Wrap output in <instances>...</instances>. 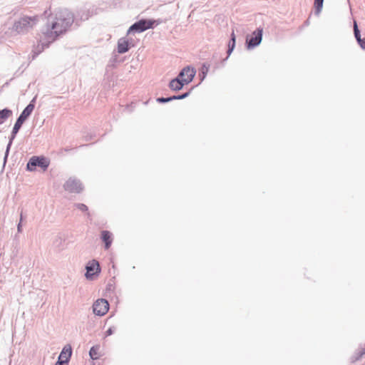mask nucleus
Masks as SVG:
<instances>
[{
    "mask_svg": "<svg viewBox=\"0 0 365 365\" xmlns=\"http://www.w3.org/2000/svg\"><path fill=\"white\" fill-rule=\"evenodd\" d=\"M175 78H178V82L180 83V86L183 88V87L190 83L192 81V78H187L185 77H179V75H178Z\"/></svg>",
    "mask_w": 365,
    "mask_h": 365,
    "instance_id": "obj_22",
    "label": "nucleus"
},
{
    "mask_svg": "<svg viewBox=\"0 0 365 365\" xmlns=\"http://www.w3.org/2000/svg\"><path fill=\"white\" fill-rule=\"evenodd\" d=\"M17 230H18V232H21V231H22V225H21V222H19L17 225Z\"/></svg>",
    "mask_w": 365,
    "mask_h": 365,
    "instance_id": "obj_32",
    "label": "nucleus"
},
{
    "mask_svg": "<svg viewBox=\"0 0 365 365\" xmlns=\"http://www.w3.org/2000/svg\"><path fill=\"white\" fill-rule=\"evenodd\" d=\"M324 0H314V13L316 15H319L323 8Z\"/></svg>",
    "mask_w": 365,
    "mask_h": 365,
    "instance_id": "obj_20",
    "label": "nucleus"
},
{
    "mask_svg": "<svg viewBox=\"0 0 365 365\" xmlns=\"http://www.w3.org/2000/svg\"><path fill=\"white\" fill-rule=\"evenodd\" d=\"M162 21L155 19H142L133 24L127 31V36L135 33H142L149 29H153Z\"/></svg>",
    "mask_w": 365,
    "mask_h": 365,
    "instance_id": "obj_3",
    "label": "nucleus"
},
{
    "mask_svg": "<svg viewBox=\"0 0 365 365\" xmlns=\"http://www.w3.org/2000/svg\"><path fill=\"white\" fill-rule=\"evenodd\" d=\"M63 187L66 191L76 193H80L83 188L81 181L74 178H70L65 182Z\"/></svg>",
    "mask_w": 365,
    "mask_h": 365,
    "instance_id": "obj_8",
    "label": "nucleus"
},
{
    "mask_svg": "<svg viewBox=\"0 0 365 365\" xmlns=\"http://www.w3.org/2000/svg\"><path fill=\"white\" fill-rule=\"evenodd\" d=\"M85 277L88 280H92L101 273V267L98 262L96 259L89 261L86 265Z\"/></svg>",
    "mask_w": 365,
    "mask_h": 365,
    "instance_id": "obj_6",
    "label": "nucleus"
},
{
    "mask_svg": "<svg viewBox=\"0 0 365 365\" xmlns=\"http://www.w3.org/2000/svg\"><path fill=\"white\" fill-rule=\"evenodd\" d=\"M115 327H109L105 333L106 336L112 335L115 332Z\"/></svg>",
    "mask_w": 365,
    "mask_h": 365,
    "instance_id": "obj_28",
    "label": "nucleus"
},
{
    "mask_svg": "<svg viewBox=\"0 0 365 365\" xmlns=\"http://www.w3.org/2000/svg\"><path fill=\"white\" fill-rule=\"evenodd\" d=\"M74 21L73 14L67 9H58L53 15L49 14L45 26L41 29L40 43L42 50L64 34Z\"/></svg>",
    "mask_w": 365,
    "mask_h": 365,
    "instance_id": "obj_1",
    "label": "nucleus"
},
{
    "mask_svg": "<svg viewBox=\"0 0 365 365\" xmlns=\"http://www.w3.org/2000/svg\"><path fill=\"white\" fill-rule=\"evenodd\" d=\"M235 43H236V37L234 33V31H232L230 36V39L228 43V48L227 51V55L230 56L233 50L235 48Z\"/></svg>",
    "mask_w": 365,
    "mask_h": 365,
    "instance_id": "obj_17",
    "label": "nucleus"
},
{
    "mask_svg": "<svg viewBox=\"0 0 365 365\" xmlns=\"http://www.w3.org/2000/svg\"><path fill=\"white\" fill-rule=\"evenodd\" d=\"M127 40L130 48L135 46V40L133 38L127 37Z\"/></svg>",
    "mask_w": 365,
    "mask_h": 365,
    "instance_id": "obj_30",
    "label": "nucleus"
},
{
    "mask_svg": "<svg viewBox=\"0 0 365 365\" xmlns=\"http://www.w3.org/2000/svg\"><path fill=\"white\" fill-rule=\"evenodd\" d=\"M24 123V122L17 118L13 128L19 131Z\"/></svg>",
    "mask_w": 365,
    "mask_h": 365,
    "instance_id": "obj_27",
    "label": "nucleus"
},
{
    "mask_svg": "<svg viewBox=\"0 0 365 365\" xmlns=\"http://www.w3.org/2000/svg\"><path fill=\"white\" fill-rule=\"evenodd\" d=\"M156 101L159 103H166L173 101V98H172V96L158 97V98H157Z\"/></svg>",
    "mask_w": 365,
    "mask_h": 365,
    "instance_id": "obj_25",
    "label": "nucleus"
},
{
    "mask_svg": "<svg viewBox=\"0 0 365 365\" xmlns=\"http://www.w3.org/2000/svg\"><path fill=\"white\" fill-rule=\"evenodd\" d=\"M55 365H68V364H64L63 362H61L60 361H57L56 362Z\"/></svg>",
    "mask_w": 365,
    "mask_h": 365,
    "instance_id": "obj_33",
    "label": "nucleus"
},
{
    "mask_svg": "<svg viewBox=\"0 0 365 365\" xmlns=\"http://www.w3.org/2000/svg\"><path fill=\"white\" fill-rule=\"evenodd\" d=\"M12 114V110L9 108L0 110V125L3 124Z\"/></svg>",
    "mask_w": 365,
    "mask_h": 365,
    "instance_id": "obj_15",
    "label": "nucleus"
},
{
    "mask_svg": "<svg viewBox=\"0 0 365 365\" xmlns=\"http://www.w3.org/2000/svg\"><path fill=\"white\" fill-rule=\"evenodd\" d=\"M195 74H196V70L195 69V68H193L190 66H187L184 67L178 73L179 77L186 76L185 78H192V80H193Z\"/></svg>",
    "mask_w": 365,
    "mask_h": 365,
    "instance_id": "obj_13",
    "label": "nucleus"
},
{
    "mask_svg": "<svg viewBox=\"0 0 365 365\" xmlns=\"http://www.w3.org/2000/svg\"><path fill=\"white\" fill-rule=\"evenodd\" d=\"M38 20L39 16L37 15L33 16H23L14 22L12 29L19 34H26L38 23Z\"/></svg>",
    "mask_w": 365,
    "mask_h": 365,
    "instance_id": "obj_2",
    "label": "nucleus"
},
{
    "mask_svg": "<svg viewBox=\"0 0 365 365\" xmlns=\"http://www.w3.org/2000/svg\"><path fill=\"white\" fill-rule=\"evenodd\" d=\"M263 29L261 27L257 28L250 35L246 37V47L247 49H253L258 46L262 40Z\"/></svg>",
    "mask_w": 365,
    "mask_h": 365,
    "instance_id": "obj_5",
    "label": "nucleus"
},
{
    "mask_svg": "<svg viewBox=\"0 0 365 365\" xmlns=\"http://www.w3.org/2000/svg\"><path fill=\"white\" fill-rule=\"evenodd\" d=\"M357 43L362 49L365 50V38L359 40Z\"/></svg>",
    "mask_w": 365,
    "mask_h": 365,
    "instance_id": "obj_29",
    "label": "nucleus"
},
{
    "mask_svg": "<svg viewBox=\"0 0 365 365\" xmlns=\"http://www.w3.org/2000/svg\"><path fill=\"white\" fill-rule=\"evenodd\" d=\"M365 354V347L363 348L361 351L359 352V356L356 357V360H358L359 358L363 356Z\"/></svg>",
    "mask_w": 365,
    "mask_h": 365,
    "instance_id": "obj_31",
    "label": "nucleus"
},
{
    "mask_svg": "<svg viewBox=\"0 0 365 365\" xmlns=\"http://www.w3.org/2000/svg\"><path fill=\"white\" fill-rule=\"evenodd\" d=\"M354 37H355L356 41L361 39V33L359 29L357 22L356 20H354Z\"/></svg>",
    "mask_w": 365,
    "mask_h": 365,
    "instance_id": "obj_24",
    "label": "nucleus"
},
{
    "mask_svg": "<svg viewBox=\"0 0 365 365\" xmlns=\"http://www.w3.org/2000/svg\"><path fill=\"white\" fill-rule=\"evenodd\" d=\"M63 242H64V240H63L61 237H60V236H57V237L55 238L54 241H53V245H54L56 248H58V249L61 250V249H62V248H63Z\"/></svg>",
    "mask_w": 365,
    "mask_h": 365,
    "instance_id": "obj_23",
    "label": "nucleus"
},
{
    "mask_svg": "<svg viewBox=\"0 0 365 365\" xmlns=\"http://www.w3.org/2000/svg\"><path fill=\"white\" fill-rule=\"evenodd\" d=\"M101 239L104 242L105 249H109L113 242L111 232L108 230H103L101 234Z\"/></svg>",
    "mask_w": 365,
    "mask_h": 365,
    "instance_id": "obj_14",
    "label": "nucleus"
},
{
    "mask_svg": "<svg viewBox=\"0 0 365 365\" xmlns=\"http://www.w3.org/2000/svg\"><path fill=\"white\" fill-rule=\"evenodd\" d=\"M101 346L99 344L93 346L89 350V356L93 360H96L100 358L99 350Z\"/></svg>",
    "mask_w": 365,
    "mask_h": 365,
    "instance_id": "obj_16",
    "label": "nucleus"
},
{
    "mask_svg": "<svg viewBox=\"0 0 365 365\" xmlns=\"http://www.w3.org/2000/svg\"><path fill=\"white\" fill-rule=\"evenodd\" d=\"M36 97H34L30 103L26 106V108L22 110L19 116L17 118L23 122H26V120L30 117L32 112L34 110L36 105Z\"/></svg>",
    "mask_w": 365,
    "mask_h": 365,
    "instance_id": "obj_9",
    "label": "nucleus"
},
{
    "mask_svg": "<svg viewBox=\"0 0 365 365\" xmlns=\"http://www.w3.org/2000/svg\"><path fill=\"white\" fill-rule=\"evenodd\" d=\"M47 14H48V11H45L43 15L45 16V17H46Z\"/></svg>",
    "mask_w": 365,
    "mask_h": 365,
    "instance_id": "obj_35",
    "label": "nucleus"
},
{
    "mask_svg": "<svg viewBox=\"0 0 365 365\" xmlns=\"http://www.w3.org/2000/svg\"><path fill=\"white\" fill-rule=\"evenodd\" d=\"M23 218H24V216H23V214H22V212H21V215H20V221H19V222H22V220H23Z\"/></svg>",
    "mask_w": 365,
    "mask_h": 365,
    "instance_id": "obj_34",
    "label": "nucleus"
},
{
    "mask_svg": "<svg viewBox=\"0 0 365 365\" xmlns=\"http://www.w3.org/2000/svg\"><path fill=\"white\" fill-rule=\"evenodd\" d=\"M169 88L173 91H179L182 89L180 83L178 82V78H173L170 80L168 84Z\"/></svg>",
    "mask_w": 365,
    "mask_h": 365,
    "instance_id": "obj_18",
    "label": "nucleus"
},
{
    "mask_svg": "<svg viewBox=\"0 0 365 365\" xmlns=\"http://www.w3.org/2000/svg\"><path fill=\"white\" fill-rule=\"evenodd\" d=\"M193 88H194V87L191 88L186 93H181V94H179V95L172 96L173 101H174V100H182V99L186 98L187 97H188L190 95V93H191L192 91L193 90Z\"/></svg>",
    "mask_w": 365,
    "mask_h": 365,
    "instance_id": "obj_21",
    "label": "nucleus"
},
{
    "mask_svg": "<svg viewBox=\"0 0 365 365\" xmlns=\"http://www.w3.org/2000/svg\"><path fill=\"white\" fill-rule=\"evenodd\" d=\"M38 54V53H35V54L33 56V58H35V57H36Z\"/></svg>",
    "mask_w": 365,
    "mask_h": 365,
    "instance_id": "obj_36",
    "label": "nucleus"
},
{
    "mask_svg": "<svg viewBox=\"0 0 365 365\" xmlns=\"http://www.w3.org/2000/svg\"><path fill=\"white\" fill-rule=\"evenodd\" d=\"M49 164L50 160L44 156H32L26 164V170L32 172L39 167L45 171L48 169Z\"/></svg>",
    "mask_w": 365,
    "mask_h": 365,
    "instance_id": "obj_4",
    "label": "nucleus"
},
{
    "mask_svg": "<svg viewBox=\"0 0 365 365\" xmlns=\"http://www.w3.org/2000/svg\"><path fill=\"white\" fill-rule=\"evenodd\" d=\"M18 133H19L18 130H15V129L13 128L12 130H11V135L9 138V143H8V144L6 145V151H5V153H4V165L6 163V160H7V158H8V156H9V151H10L11 147L12 145L13 141L15 139V138H16V136Z\"/></svg>",
    "mask_w": 365,
    "mask_h": 365,
    "instance_id": "obj_12",
    "label": "nucleus"
},
{
    "mask_svg": "<svg viewBox=\"0 0 365 365\" xmlns=\"http://www.w3.org/2000/svg\"><path fill=\"white\" fill-rule=\"evenodd\" d=\"M72 351L71 346L70 344H66L61 350L57 361H60L64 364H68V362L72 356Z\"/></svg>",
    "mask_w": 365,
    "mask_h": 365,
    "instance_id": "obj_10",
    "label": "nucleus"
},
{
    "mask_svg": "<svg viewBox=\"0 0 365 365\" xmlns=\"http://www.w3.org/2000/svg\"><path fill=\"white\" fill-rule=\"evenodd\" d=\"M130 47L128 45L127 37H122L118 41L117 51L118 53L123 54L128 52Z\"/></svg>",
    "mask_w": 365,
    "mask_h": 365,
    "instance_id": "obj_11",
    "label": "nucleus"
},
{
    "mask_svg": "<svg viewBox=\"0 0 365 365\" xmlns=\"http://www.w3.org/2000/svg\"><path fill=\"white\" fill-rule=\"evenodd\" d=\"M108 309L109 304L105 299H98L93 304V312L97 316L102 317L105 315Z\"/></svg>",
    "mask_w": 365,
    "mask_h": 365,
    "instance_id": "obj_7",
    "label": "nucleus"
},
{
    "mask_svg": "<svg viewBox=\"0 0 365 365\" xmlns=\"http://www.w3.org/2000/svg\"><path fill=\"white\" fill-rule=\"evenodd\" d=\"M74 206L82 212H87L88 210L87 205L83 203H76Z\"/></svg>",
    "mask_w": 365,
    "mask_h": 365,
    "instance_id": "obj_26",
    "label": "nucleus"
},
{
    "mask_svg": "<svg viewBox=\"0 0 365 365\" xmlns=\"http://www.w3.org/2000/svg\"><path fill=\"white\" fill-rule=\"evenodd\" d=\"M210 65H207L206 63H204L199 71V77L200 78V81L202 82L206 77L207 72L209 71Z\"/></svg>",
    "mask_w": 365,
    "mask_h": 365,
    "instance_id": "obj_19",
    "label": "nucleus"
}]
</instances>
